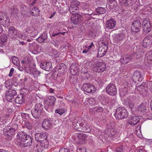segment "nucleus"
<instances>
[{"mask_svg":"<svg viewBox=\"0 0 152 152\" xmlns=\"http://www.w3.org/2000/svg\"><path fill=\"white\" fill-rule=\"evenodd\" d=\"M17 140L20 143V145L24 147L30 146L32 142V138L26 133L22 132L18 133L17 135Z\"/></svg>","mask_w":152,"mask_h":152,"instance_id":"obj_1","label":"nucleus"},{"mask_svg":"<svg viewBox=\"0 0 152 152\" xmlns=\"http://www.w3.org/2000/svg\"><path fill=\"white\" fill-rule=\"evenodd\" d=\"M48 134L46 133H42L36 132L35 134V140L40 143V145L45 148H47L49 145L48 141L47 140Z\"/></svg>","mask_w":152,"mask_h":152,"instance_id":"obj_2","label":"nucleus"},{"mask_svg":"<svg viewBox=\"0 0 152 152\" xmlns=\"http://www.w3.org/2000/svg\"><path fill=\"white\" fill-rule=\"evenodd\" d=\"M114 115L116 119L120 120L126 118L128 113L124 107H119L116 109Z\"/></svg>","mask_w":152,"mask_h":152,"instance_id":"obj_3","label":"nucleus"},{"mask_svg":"<svg viewBox=\"0 0 152 152\" xmlns=\"http://www.w3.org/2000/svg\"><path fill=\"white\" fill-rule=\"evenodd\" d=\"M3 132L5 139L9 141L12 140L15 133V132L10 127V126L5 127L3 129Z\"/></svg>","mask_w":152,"mask_h":152,"instance_id":"obj_4","label":"nucleus"},{"mask_svg":"<svg viewBox=\"0 0 152 152\" xmlns=\"http://www.w3.org/2000/svg\"><path fill=\"white\" fill-rule=\"evenodd\" d=\"M80 4L79 1L77 0H74L72 2L69 8L70 12L72 15L78 14L79 9L78 6Z\"/></svg>","mask_w":152,"mask_h":152,"instance_id":"obj_5","label":"nucleus"},{"mask_svg":"<svg viewBox=\"0 0 152 152\" xmlns=\"http://www.w3.org/2000/svg\"><path fill=\"white\" fill-rule=\"evenodd\" d=\"M106 91L109 95L114 96L117 94V89L115 84L110 83L106 87Z\"/></svg>","mask_w":152,"mask_h":152,"instance_id":"obj_6","label":"nucleus"},{"mask_svg":"<svg viewBox=\"0 0 152 152\" xmlns=\"http://www.w3.org/2000/svg\"><path fill=\"white\" fill-rule=\"evenodd\" d=\"M17 95L16 90L12 89H8L5 91V97L8 101L11 102L14 99V97Z\"/></svg>","mask_w":152,"mask_h":152,"instance_id":"obj_7","label":"nucleus"},{"mask_svg":"<svg viewBox=\"0 0 152 152\" xmlns=\"http://www.w3.org/2000/svg\"><path fill=\"white\" fill-rule=\"evenodd\" d=\"M141 26V24L139 20H135L132 23L131 26V30L132 34L135 35L138 33L140 31Z\"/></svg>","mask_w":152,"mask_h":152,"instance_id":"obj_8","label":"nucleus"},{"mask_svg":"<svg viewBox=\"0 0 152 152\" xmlns=\"http://www.w3.org/2000/svg\"><path fill=\"white\" fill-rule=\"evenodd\" d=\"M84 91L89 93H94L96 91L94 86L90 83H84L82 86Z\"/></svg>","mask_w":152,"mask_h":152,"instance_id":"obj_9","label":"nucleus"},{"mask_svg":"<svg viewBox=\"0 0 152 152\" xmlns=\"http://www.w3.org/2000/svg\"><path fill=\"white\" fill-rule=\"evenodd\" d=\"M106 65L104 63L98 62L93 67V70L98 73H101L105 71Z\"/></svg>","mask_w":152,"mask_h":152,"instance_id":"obj_10","label":"nucleus"},{"mask_svg":"<svg viewBox=\"0 0 152 152\" xmlns=\"http://www.w3.org/2000/svg\"><path fill=\"white\" fill-rule=\"evenodd\" d=\"M142 25L144 32L145 33H148L151 30V27L148 18H145L143 20Z\"/></svg>","mask_w":152,"mask_h":152,"instance_id":"obj_11","label":"nucleus"},{"mask_svg":"<svg viewBox=\"0 0 152 152\" xmlns=\"http://www.w3.org/2000/svg\"><path fill=\"white\" fill-rule=\"evenodd\" d=\"M82 20V16L79 14L72 15L71 16V21L75 24L76 25L80 23Z\"/></svg>","mask_w":152,"mask_h":152,"instance_id":"obj_12","label":"nucleus"},{"mask_svg":"<svg viewBox=\"0 0 152 152\" xmlns=\"http://www.w3.org/2000/svg\"><path fill=\"white\" fill-rule=\"evenodd\" d=\"M143 78L142 74L140 71H136L134 72L133 75V82L135 83H136L137 81L138 82H141Z\"/></svg>","mask_w":152,"mask_h":152,"instance_id":"obj_13","label":"nucleus"},{"mask_svg":"<svg viewBox=\"0 0 152 152\" xmlns=\"http://www.w3.org/2000/svg\"><path fill=\"white\" fill-rule=\"evenodd\" d=\"M40 67L46 71H51L53 69L52 63L50 62H43L40 63Z\"/></svg>","mask_w":152,"mask_h":152,"instance_id":"obj_14","label":"nucleus"},{"mask_svg":"<svg viewBox=\"0 0 152 152\" xmlns=\"http://www.w3.org/2000/svg\"><path fill=\"white\" fill-rule=\"evenodd\" d=\"M116 24V20L113 18H110L105 23L106 28L113 29L115 27Z\"/></svg>","mask_w":152,"mask_h":152,"instance_id":"obj_15","label":"nucleus"},{"mask_svg":"<svg viewBox=\"0 0 152 152\" xmlns=\"http://www.w3.org/2000/svg\"><path fill=\"white\" fill-rule=\"evenodd\" d=\"M127 146L125 144H119L117 145L115 148V152H127Z\"/></svg>","mask_w":152,"mask_h":152,"instance_id":"obj_16","label":"nucleus"},{"mask_svg":"<svg viewBox=\"0 0 152 152\" xmlns=\"http://www.w3.org/2000/svg\"><path fill=\"white\" fill-rule=\"evenodd\" d=\"M20 32L13 26H11L8 29V34L9 37H15L14 36L18 35Z\"/></svg>","mask_w":152,"mask_h":152,"instance_id":"obj_17","label":"nucleus"},{"mask_svg":"<svg viewBox=\"0 0 152 152\" xmlns=\"http://www.w3.org/2000/svg\"><path fill=\"white\" fill-rule=\"evenodd\" d=\"M52 125L51 121L48 119H44L42 122V126L43 128L45 130H48L50 129Z\"/></svg>","mask_w":152,"mask_h":152,"instance_id":"obj_18","label":"nucleus"},{"mask_svg":"<svg viewBox=\"0 0 152 152\" xmlns=\"http://www.w3.org/2000/svg\"><path fill=\"white\" fill-rule=\"evenodd\" d=\"M116 133V129L115 128H108L105 130V134L108 136L112 137Z\"/></svg>","mask_w":152,"mask_h":152,"instance_id":"obj_19","label":"nucleus"},{"mask_svg":"<svg viewBox=\"0 0 152 152\" xmlns=\"http://www.w3.org/2000/svg\"><path fill=\"white\" fill-rule=\"evenodd\" d=\"M124 104H128L130 108L131 109L133 108L134 107V102L133 101V97L129 96L124 101Z\"/></svg>","mask_w":152,"mask_h":152,"instance_id":"obj_20","label":"nucleus"},{"mask_svg":"<svg viewBox=\"0 0 152 152\" xmlns=\"http://www.w3.org/2000/svg\"><path fill=\"white\" fill-rule=\"evenodd\" d=\"M139 122V119L138 117L136 116L132 117L128 121V123L131 126H134Z\"/></svg>","mask_w":152,"mask_h":152,"instance_id":"obj_21","label":"nucleus"},{"mask_svg":"<svg viewBox=\"0 0 152 152\" xmlns=\"http://www.w3.org/2000/svg\"><path fill=\"white\" fill-rule=\"evenodd\" d=\"M58 70L59 72L63 74L67 71V67L65 64L61 63L58 66Z\"/></svg>","mask_w":152,"mask_h":152,"instance_id":"obj_22","label":"nucleus"},{"mask_svg":"<svg viewBox=\"0 0 152 152\" xmlns=\"http://www.w3.org/2000/svg\"><path fill=\"white\" fill-rule=\"evenodd\" d=\"M116 103V99L114 98H111L110 99H106L105 101V105L108 106H113Z\"/></svg>","mask_w":152,"mask_h":152,"instance_id":"obj_23","label":"nucleus"},{"mask_svg":"<svg viewBox=\"0 0 152 152\" xmlns=\"http://www.w3.org/2000/svg\"><path fill=\"white\" fill-rule=\"evenodd\" d=\"M74 129L78 131H81L82 127L84 126L83 123H81L80 121H75L73 124Z\"/></svg>","mask_w":152,"mask_h":152,"instance_id":"obj_24","label":"nucleus"},{"mask_svg":"<svg viewBox=\"0 0 152 152\" xmlns=\"http://www.w3.org/2000/svg\"><path fill=\"white\" fill-rule=\"evenodd\" d=\"M25 101L24 99L21 94L18 95L15 99V103L19 104H21Z\"/></svg>","mask_w":152,"mask_h":152,"instance_id":"obj_25","label":"nucleus"},{"mask_svg":"<svg viewBox=\"0 0 152 152\" xmlns=\"http://www.w3.org/2000/svg\"><path fill=\"white\" fill-rule=\"evenodd\" d=\"M31 114L35 118L38 119L42 113L39 111L34 109L31 111Z\"/></svg>","mask_w":152,"mask_h":152,"instance_id":"obj_26","label":"nucleus"},{"mask_svg":"<svg viewBox=\"0 0 152 152\" xmlns=\"http://www.w3.org/2000/svg\"><path fill=\"white\" fill-rule=\"evenodd\" d=\"M10 23V20L7 17H5V18L3 20L1 21V23H0V24L5 27H8Z\"/></svg>","mask_w":152,"mask_h":152,"instance_id":"obj_27","label":"nucleus"},{"mask_svg":"<svg viewBox=\"0 0 152 152\" xmlns=\"http://www.w3.org/2000/svg\"><path fill=\"white\" fill-rule=\"evenodd\" d=\"M129 56L130 58L131 61L132 59H138L140 58L141 57V55L140 54H137L136 53H129Z\"/></svg>","mask_w":152,"mask_h":152,"instance_id":"obj_28","label":"nucleus"},{"mask_svg":"<svg viewBox=\"0 0 152 152\" xmlns=\"http://www.w3.org/2000/svg\"><path fill=\"white\" fill-rule=\"evenodd\" d=\"M91 131V127L89 124H85L82 127L81 132L89 133Z\"/></svg>","mask_w":152,"mask_h":152,"instance_id":"obj_29","label":"nucleus"},{"mask_svg":"<svg viewBox=\"0 0 152 152\" xmlns=\"http://www.w3.org/2000/svg\"><path fill=\"white\" fill-rule=\"evenodd\" d=\"M129 54L125 57H123L120 59V61L121 63L123 64L127 63L131 61L130 58L129 57Z\"/></svg>","mask_w":152,"mask_h":152,"instance_id":"obj_30","label":"nucleus"},{"mask_svg":"<svg viewBox=\"0 0 152 152\" xmlns=\"http://www.w3.org/2000/svg\"><path fill=\"white\" fill-rule=\"evenodd\" d=\"M107 3L110 9H111L115 8L118 5L116 1H107Z\"/></svg>","mask_w":152,"mask_h":152,"instance_id":"obj_31","label":"nucleus"},{"mask_svg":"<svg viewBox=\"0 0 152 152\" xmlns=\"http://www.w3.org/2000/svg\"><path fill=\"white\" fill-rule=\"evenodd\" d=\"M34 109L42 113L44 112L43 106L42 104L38 103L36 104L35 106Z\"/></svg>","mask_w":152,"mask_h":152,"instance_id":"obj_32","label":"nucleus"},{"mask_svg":"<svg viewBox=\"0 0 152 152\" xmlns=\"http://www.w3.org/2000/svg\"><path fill=\"white\" fill-rule=\"evenodd\" d=\"M41 48L38 45H36L34 47V48L32 51V53L34 54H38L41 52Z\"/></svg>","mask_w":152,"mask_h":152,"instance_id":"obj_33","label":"nucleus"},{"mask_svg":"<svg viewBox=\"0 0 152 152\" xmlns=\"http://www.w3.org/2000/svg\"><path fill=\"white\" fill-rule=\"evenodd\" d=\"M56 100V99L53 96H50L48 100V105L49 106L53 105Z\"/></svg>","mask_w":152,"mask_h":152,"instance_id":"obj_34","label":"nucleus"},{"mask_svg":"<svg viewBox=\"0 0 152 152\" xmlns=\"http://www.w3.org/2000/svg\"><path fill=\"white\" fill-rule=\"evenodd\" d=\"M151 44V42L149 39H144L143 40L142 45L145 48H147Z\"/></svg>","mask_w":152,"mask_h":152,"instance_id":"obj_35","label":"nucleus"},{"mask_svg":"<svg viewBox=\"0 0 152 152\" xmlns=\"http://www.w3.org/2000/svg\"><path fill=\"white\" fill-rule=\"evenodd\" d=\"M23 128H26L28 129H31L32 128V126L31 124L28 121L24 122L23 125L22 126Z\"/></svg>","mask_w":152,"mask_h":152,"instance_id":"obj_36","label":"nucleus"},{"mask_svg":"<svg viewBox=\"0 0 152 152\" xmlns=\"http://www.w3.org/2000/svg\"><path fill=\"white\" fill-rule=\"evenodd\" d=\"M73 66H71L70 67V72L73 75H75L77 74L78 72V70L77 67H73Z\"/></svg>","mask_w":152,"mask_h":152,"instance_id":"obj_37","label":"nucleus"},{"mask_svg":"<svg viewBox=\"0 0 152 152\" xmlns=\"http://www.w3.org/2000/svg\"><path fill=\"white\" fill-rule=\"evenodd\" d=\"M12 60L13 63L15 64L17 66L19 65V61L18 58L15 56L12 57Z\"/></svg>","mask_w":152,"mask_h":152,"instance_id":"obj_38","label":"nucleus"},{"mask_svg":"<svg viewBox=\"0 0 152 152\" xmlns=\"http://www.w3.org/2000/svg\"><path fill=\"white\" fill-rule=\"evenodd\" d=\"M41 72L37 70L36 68H34L31 75H32L34 77H36L39 76Z\"/></svg>","mask_w":152,"mask_h":152,"instance_id":"obj_39","label":"nucleus"},{"mask_svg":"<svg viewBox=\"0 0 152 152\" xmlns=\"http://www.w3.org/2000/svg\"><path fill=\"white\" fill-rule=\"evenodd\" d=\"M96 11L99 14H103L105 12L106 10L104 8L99 7L96 10Z\"/></svg>","mask_w":152,"mask_h":152,"instance_id":"obj_40","label":"nucleus"},{"mask_svg":"<svg viewBox=\"0 0 152 152\" xmlns=\"http://www.w3.org/2000/svg\"><path fill=\"white\" fill-rule=\"evenodd\" d=\"M77 137L79 139L82 140H85L87 137V135L84 133H80L77 135Z\"/></svg>","mask_w":152,"mask_h":152,"instance_id":"obj_41","label":"nucleus"},{"mask_svg":"<svg viewBox=\"0 0 152 152\" xmlns=\"http://www.w3.org/2000/svg\"><path fill=\"white\" fill-rule=\"evenodd\" d=\"M87 102H88L89 104L91 106L94 105L96 103L95 99L92 97H90L88 99Z\"/></svg>","mask_w":152,"mask_h":152,"instance_id":"obj_42","label":"nucleus"},{"mask_svg":"<svg viewBox=\"0 0 152 152\" xmlns=\"http://www.w3.org/2000/svg\"><path fill=\"white\" fill-rule=\"evenodd\" d=\"M34 68L30 66L26 67L25 71L27 73L31 75Z\"/></svg>","mask_w":152,"mask_h":152,"instance_id":"obj_43","label":"nucleus"},{"mask_svg":"<svg viewBox=\"0 0 152 152\" xmlns=\"http://www.w3.org/2000/svg\"><path fill=\"white\" fill-rule=\"evenodd\" d=\"M53 40H52V43L55 46L57 47L60 43V41L59 39H53Z\"/></svg>","mask_w":152,"mask_h":152,"instance_id":"obj_44","label":"nucleus"},{"mask_svg":"<svg viewBox=\"0 0 152 152\" xmlns=\"http://www.w3.org/2000/svg\"><path fill=\"white\" fill-rule=\"evenodd\" d=\"M145 87L143 86V84H141L137 87V89L142 94L143 93V91H145V92L146 93H147V92L145 89Z\"/></svg>","mask_w":152,"mask_h":152,"instance_id":"obj_45","label":"nucleus"},{"mask_svg":"<svg viewBox=\"0 0 152 152\" xmlns=\"http://www.w3.org/2000/svg\"><path fill=\"white\" fill-rule=\"evenodd\" d=\"M10 127H11V129L15 132V131L18 129V125L14 123L12 124L10 126Z\"/></svg>","mask_w":152,"mask_h":152,"instance_id":"obj_46","label":"nucleus"},{"mask_svg":"<svg viewBox=\"0 0 152 152\" xmlns=\"http://www.w3.org/2000/svg\"><path fill=\"white\" fill-rule=\"evenodd\" d=\"M136 48V52L137 54H139L141 55L144 53L142 51V49L139 46H137Z\"/></svg>","mask_w":152,"mask_h":152,"instance_id":"obj_47","label":"nucleus"},{"mask_svg":"<svg viewBox=\"0 0 152 152\" xmlns=\"http://www.w3.org/2000/svg\"><path fill=\"white\" fill-rule=\"evenodd\" d=\"M22 62L24 64L29 65L31 64V60L29 58H25L22 61Z\"/></svg>","mask_w":152,"mask_h":152,"instance_id":"obj_48","label":"nucleus"},{"mask_svg":"<svg viewBox=\"0 0 152 152\" xmlns=\"http://www.w3.org/2000/svg\"><path fill=\"white\" fill-rule=\"evenodd\" d=\"M147 59L151 61H152V51H149L146 54Z\"/></svg>","mask_w":152,"mask_h":152,"instance_id":"obj_49","label":"nucleus"},{"mask_svg":"<svg viewBox=\"0 0 152 152\" xmlns=\"http://www.w3.org/2000/svg\"><path fill=\"white\" fill-rule=\"evenodd\" d=\"M82 72L84 75L86 74V76L87 77L89 76L91 73V72L89 70H88L87 69L85 70L83 68L82 69Z\"/></svg>","mask_w":152,"mask_h":152,"instance_id":"obj_50","label":"nucleus"},{"mask_svg":"<svg viewBox=\"0 0 152 152\" xmlns=\"http://www.w3.org/2000/svg\"><path fill=\"white\" fill-rule=\"evenodd\" d=\"M33 11H34V13L36 14V16L39 15L40 13L39 10L37 8L34 7L32 9Z\"/></svg>","mask_w":152,"mask_h":152,"instance_id":"obj_51","label":"nucleus"},{"mask_svg":"<svg viewBox=\"0 0 152 152\" xmlns=\"http://www.w3.org/2000/svg\"><path fill=\"white\" fill-rule=\"evenodd\" d=\"M65 112L64 110V109H57L55 110V113H58L60 115L62 114Z\"/></svg>","mask_w":152,"mask_h":152,"instance_id":"obj_52","label":"nucleus"},{"mask_svg":"<svg viewBox=\"0 0 152 152\" xmlns=\"http://www.w3.org/2000/svg\"><path fill=\"white\" fill-rule=\"evenodd\" d=\"M7 17V15H5L3 12H0V23L5 18V17Z\"/></svg>","mask_w":152,"mask_h":152,"instance_id":"obj_53","label":"nucleus"},{"mask_svg":"<svg viewBox=\"0 0 152 152\" xmlns=\"http://www.w3.org/2000/svg\"><path fill=\"white\" fill-rule=\"evenodd\" d=\"M12 83L10 82L9 80L6 81L4 83L5 86L7 88H10L12 86Z\"/></svg>","mask_w":152,"mask_h":152,"instance_id":"obj_54","label":"nucleus"},{"mask_svg":"<svg viewBox=\"0 0 152 152\" xmlns=\"http://www.w3.org/2000/svg\"><path fill=\"white\" fill-rule=\"evenodd\" d=\"M49 105H45L44 106V108L46 110L47 112H44L45 113L44 114V115H46V114H48V112H49L51 111L50 109L49 108Z\"/></svg>","mask_w":152,"mask_h":152,"instance_id":"obj_55","label":"nucleus"},{"mask_svg":"<svg viewBox=\"0 0 152 152\" xmlns=\"http://www.w3.org/2000/svg\"><path fill=\"white\" fill-rule=\"evenodd\" d=\"M70 82L73 84H75L77 81V78L71 77L70 80Z\"/></svg>","mask_w":152,"mask_h":152,"instance_id":"obj_56","label":"nucleus"},{"mask_svg":"<svg viewBox=\"0 0 152 152\" xmlns=\"http://www.w3.org/2000/svg\"><path fill=\"white\" fill-rule=\"evenodd\" d=\"M104 80H103V78L99 77L98 82L99 85L102 86L104 84Z\"/></svg>","mask_w":152,"mask_h":152,"instance_id":"obj_57","label":"nucleus"},{"mask_svg":"<svg viewBox=\"0 0 152 152\" xmlns=\"http://www.w3.org/2000/svg\"><path fill=\"white\" fill-rule=\"evenodd\" d=\"M65 33H66L65 32H58L56 33H54L53 34L52 36H54V37H59V36H58L60 34L63 35Z\"/></svg>","mask_w":152,"mask_h":152,"instance_id":"obj_58","label":"nucleus"},{"mask_svg":"<svg viewBox=\"0 0 152 152\" xmlns=\"http://www.w3.org/2000/svg\"><path fill=\"white\" fill-rule=\"evenodd\" d=\"M21 115L22 118H24L29 117V114L23 113H21Z\"/></svg>","mask_w":152,"mask_h":152,"instance_id":"obj_59","label":"nucleus"},{"mask_svg":"<svg viewBox=\"0 0 152 152\" xmlns=\"http://www.w3.org/2000/svg\"><path fill=\"white\" fill-rule=\"evenodd\" d=\"M96 112H101L103 111V109L102 107H95Z\"/></svg>","mask_w":152,"mask_h":152,"instance_id":"obj_60","label":"nucleus"},{"mask_svg":"<svg viewBox=\"0 0 152 152\" xmlns=\"http://www.w3.org/2000/svg\"><path fill=\"white\" fill-rule=\"evenodd\" d=\"M95 46L93 44V42H92L90 45L88 46L87 49L88 50H89L90 52H91V48H93Z\"/></svg>","mask_w":152,"mask_h":152,"instance_id":"obj_61","label":"nucleus"},{"mask_svg":"<svg viewBox=\"0 0 152 152\" xmlns=\"http://www.w3.org/2000/svg\"><path fill=\"white\" fill-rule=\"evenodd\" d=\"M89 111L90 113L92 114H94L96 112L95 107H93L90 109Z\"/></svg>","mask_w":152,"mask_h":152,"instance_id":"obj_62","label":"nucleus"},{"mask_svg":"<svg viewBox=\"0 0 152 152\" xmlns=\"http://www.w3.org/2000/svg\"><path fill=\"white\" fill-rule=\"evenodd\" d=\"M53 53V56L55 58H57L58 56V53L56 50H53V52H52Z\"/></svg>","mask_w":152,"mask_h":152,"instance_id":"obj_63","label":"nucleus"},{"mask_svg":"<svg viewBox=\"0 0 152 152\" xmlns=\"http://www.w3.org/2000/svg\"><path fill=\"white\" fill-rule=\"evenodd\" d=\"M92 63L90 61L87 62L85 64V65L87 66L86 67L88 69H89L92 66Z\"/></svg>","mask_w":152,"mask_h":152,"instance_id":"obj_64","label":"nucleus"}]
</instances>
